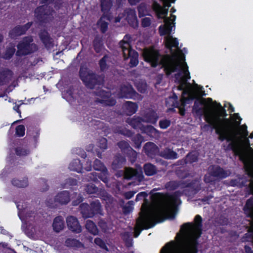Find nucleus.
<instances>
[{"mask_svg":"<svg viewBox=\"0 0 253 253\" xmlns=\"http://www.w3.org/2000/svg\"><path fill=\"white\" fill-rule=\"evenodd\" d=\"M185 191V190L183 191L177 190L172 194H168L167 198L168 204L166 207L142 211L140 213L139 217L136 219V226L134 230V237L137 238L142 229L151 228L157 223L163 222L167 218L165 215L169 212L170 208L176 207L178 202L181 203L180 197L183 195Z\"/></svg>","mask_w":253,"mask_h":253,"instance_id":"nucleus-1","label":"nucleus"},{"mask_svg":"<svg viewBox=\"0 0 253 253\" xmlns=\"http://www.w3.org/2000/svg\"><path fill=\"white\" fill-rule=\"evenodd\" d=\"M143 56L145 61L149 63L151 66L156 68L158 65H162L167 76L172 73L178 71L174 74V78L179 84L183 83L184 77H182L183 69L181 64L177 59L175 55H165L160 60L161 54L157 49L153 48L145 49L143 52Z\"/></svg>","mask_w":253,"mask_h":253,"instance_id":"nucleus-2","label":"nucleus"},{"mask_svg":"<svg viewBox=\"0 0 253 253\" xmlns=\"http://www.w3.org/2000/svg\"><path fill=\"white\" fill-rule=\"evenodd\" d=\"M203 219L201 215L197 214L194 218V223L187 222L184 223L181 227V230H188L192 228L199 232L197 237L191 236L187 240H180L179 244L182 245L181 252H178L175 248L176 243L170 241L167 243L161 250L160 253H198V238L201 236Z\"/></svg>","mask_w":253,"mask_h":253,"instance_id":"nucleus-3","label":"nucleus"},{"mask_svg":"<svg viewBox=\"0 0 253 253\" xmlns=\"http://www.w3.org/2000/svg\"><path fill=\"white\" fill-rule=\"evenodd\" d=\"M205 121L209 123L213 129L215 130V133L218 135V139L221 142L226 140L227 142L232 140V136L230 135V130L233 127L230 120L224 118L223 119L217 118V120H212L211 118L206 115Z\"/></svg>","mask_w":253,"mask_h":253,"instance_id":"nucleus-4","label":"nucleus"},{"mask_svg":"<svg viewBox=\"0 0 253 253\" xmlns=\"http://www.w3.org/2000/svg\"><path fill=\"white\" fill-rule=\"evenodd\" d=\"M229 174L222 167L213 165L209 168V172L204 176V181L210 184H215L216 181L225 178Z\"/></svg>","mask_w":253,"mask_h":253,"instance_id":"nucleus-5","label":"nucleus"},{"mask_svg":"<svg viewBox=\"0 0 253 253\" xmlns=\"http://www.w3.org/2000/svg\"><path fill=\"white\" fill-rule=\"evenodd\" d=\"M80 76L85 85L90 89H93L95 85L100 84L103 82L101 76L90 71H87L86 69H80Z\"/></svg>","mask_w":253,"mask_h":253,"instance_id":"nucleus-6","label":"nucleus"},{"mask_svg":"<svg viewBox=\"0 0 253 253\" xmlns=\"http://www.w3.org/2000/svg\"><path fill=\"white\" fill-rule=\"evenodd\" d=\"M32 37H24L17 45L18 50L16 52L17 56H24L36 51L38 49L37 45L33 43Z\"/></svg>","mask_w":253,"mask_h":253,"instance_id":"nucleus-7","label":"nucleus"},{"mask_svg":"<svg viewBox=\"0 0 253 253\" xmlns=\"http://www.w3.org/2000/svg\"><path fill=\"white\" fill-rule=\"evenodd\" d=\"M35 13L39 21L41 23H48L53 19L55 12L50 6L43 5L37 7Z\"/></svg>","mask_w":253,"mask_h":253,"instance_id":"nucleus-8","label":"nucleus"},{"mask_svg":"<svg viewBox=\"0 0 253 253\" xmlns=\"http://www.w3.org/2000/svg\"><path fill=\"white\" fill-rule=\"evenodd\" d=\"M229 144L227 146H223L224 149L225 151L228 150H232L234 152V153L235 156H239V160H240V158L241 157H245L247 160L250 157L249 154L246 151H242L244 150L238 144V143L236 141L234 137L232 136V140L229 141Z\"/></svg>","mask_w":253,"mask_h":253,"instance_id":"nucleus-9","label":"nucleus"},{"mask_svg":"<svg viewBox=\"0 0 253 253\" xmlns=\"http://www.w3.org/2000/svg\"><path fill=\"white\" fill-rule=\"evenodd\" d=\"M94 94L100 97V98H95L94 100L95 103H100L104 106H111L116 104V100L114 98L110 97L109 94L103 90L94 91Z\"/></svg>","mask_w":253,"mask_h":253,"instance_id":"nucleus-10","label":"nucleus"},{"mask_svg":"<svg viewBox=\"0 0 253 253\" xmlns=\"http://www.w3.org/2000/svg\"><path fill=\"white\" fill-rule=\"evenodd\" d=\"M196 183L195 180L190 182L188 181H169L165 184V188L168 190L172 191L181 188H193Z\"/></svg>","mask_w":253,"mask_h":253,"instance_id":"nucleus-11","label":"nucleus"},{"mask_svg":"<svg viewBox=\"0 0 253 253\" xmlns=\"http://www.w3.org/2000/svg\"><path fill=\"white\" fill-rule=\"evenodd\" d=\"M32 22H28L24 25H17L9 32V36L11 39L16 38L26 33V32L31 27Z\"/></svg>","mask_w":253,"mask_h":253,"instance_id":"nucleus-12","label":"nucleus"},{"mask_svg":"<svg viewBox=\"0 0 253 253\" xmlns=\"http://www.w3.org/2000/svg\"><path fill=\"white\" fill-rule=\"evenodd\" d=\"M66 223L68 229L73 232L79 233L82 232V226L75 216L71 215L67 216Z\"/></svg>","mask_w":253,"mask_h":253,"instance_id":"nucleus-13","label":"nucleus"},{"mask_svg":"<svg viewBox=\"0 0 253 253\" xmlns=\"http://www.w3.org/2000/svg\"><path fill=\"white\" fill-rule=\"evenodd\" d=\"M17 207L19 210V216L22 220L24 221L26 224H27L29 221L34 219V212L26 211V208H24L23 206H21L20 204H18Z\"/></svg>","mask_w":253,"mask_h":253,"instance_id":"nucleus-14","label":"nucleus"},{"mask_svg":"<svg viewBox=\"0 0 253 253\" xmlns=\"http://www.w3.org/2000/svg\"><path fill=\"white\" fill-rule=\"evenodd\" d=\"M152 7L158 19L162 18L163 16H167L168 14L169 8L162 6L157 1L153 2Z\"/></svg>","mask_w":253,"mask_h":253,"instance_id":"nucleus-15","label":"nucleus"},{"mask_svg":"<svg viewBox=\"0 0 253 253\" xmlns=\"http://www.w3.org/2000/svg\"><path fill=\"white\" fill-rule=\"evenodd\" d=\"M143 149L147 156L151 157L156 156L159 151L158 146L154 143L151 142V141L147 142L145 144Z\"/></svg>","mask_w":253,"mask_h":253,"instance_id":"nucleus-16","label":"nucleus"},{"mask_svg":"<svg viewBox=\"0 0 253 253\" xmlns=\"http://www.w3.org/2000/svg\"><path fill=\"white\" fill-rule=\"evenodd\" d=\"M240 161L243 163L245 171L248 176L251 179H253V160L250 157L247 160L245 157L242 156L240 158Z\"/></svg>","mask_w":253,"mask_h":253,"instance_id":"nucleus-17","label":"nucleus"},{"mask_svg":"<svg viewBox=\"0 0 253 253\" xmlns=\"http://www.w3.org/2000/svg\"><path fill=\"white\" fill-rule=\"evenodd\" d=\"M13 77L12 72L6 68L0 70V86L8 83Z\"/></svg>","mask_w":253,"mask_h":253,"instance_id":"nucleus-18","label":"nucleus"},{"mask_svg":"<svg viewBox=\"0 0 253 253\" xmlns=\"http://www.w3.org/2000/svg\"><path fill=\"white\" fill-rule=\"evenodd\" d=\"M199 154L195 151L189 152L187 153L184 159L178 161L177 162L180 164H191L193 163L198 162Z\"/></svg>","mask_w":253,"mask_h":253,"instance_id":"nucleus-19","label":"nucleus"},{"mask_svg":"<svg viewBox=\"0 0 253 253\" xmlns=\"http://www.w3.org/2000/svg\"><path fill=\"white\" fill-rule=\"evenodd\" d=\"M127 137H131L132 146L136 149H139L141 146V144L144 140L143 137L140 134H136L132 135L131 131L127 129Z\"/></svg>","mask_w":253,"mask_h":253,"instance_id":"nucleus-20","label":"nucleus"},{"mask_svg":"<svg viewBox=\"0 0 253 253\" xmlns=\"http://www.w3.org/2000/svg\"><path fill=\"white\" fill-rule=\"evenodd\" d=\"M40 38L44 44L45 46L47 48H50L53 46V40L51 38L45 30H42L39 33Z\"/></svg>","mask_w":253,"mask_h":253,"instance_id":"nucleus-21","label":"nucleus"},{"mask_svg":"<svg viewBox=\"0 0 253 253\" xmlns=\"http://www.w3.org/2000/svg\"><path fill=\"white\" fill-rule=\"evenodd\" d=\"M142 118L144 122L155 124L159 119V116L157 112L152 109L145 113Z\"/></svg>","mask_w":253,"mask_h":253,"instance_id":"nucleus-22","label":"nucleus"},{"mask_svg":"<svg viewBox=\"0 0 253 253\" xmlns=\"http://www.w3.org/2000/svg\"><path fill=\"white\" fill-rule=\"evenodd\" d=\"M79 208L80 212L84 218H92L94 216L88 204L83 203L80 205Z\"/></svg>","mask_w":253,"mask_h":253,"instance_id":"nucleus-23","label":"nucleus"},{"mask_svg":"<svg viewBox=\"0 0 253 253\" xmlns=\"http://www.w3.org/2000/svg\"><path fill=\"white\" fill-rule=\"evenodd\" d=\"M160 156L167 160H175L178 158V154L169 148H166L161 151Z\"/></svg>","mask_w":253,"mask_h":253,"instance_id":"nucleus-24","label":"nucleus"},{"mask_svg":"<svg viewBox=\"0 0 253 253\" xmlns=\"http://www.w3.org/2000/svg\"><path fill=\"white\" fill-rule=\"evenodd\" d=\"M112 5L111 0H101V10L103 12V15L101 19L106 18L109 20L108 13Z\"/></svg>","mask_w":253,"mask_h":253,"instance_id":"nucleus-25","label":"nucleus"},{"mask_svg":"<svg viewBox=\"0 0 253 253\" xmlns=\"http://www.w3.org/2000/svg\"><path fill=\"white\" fill-rule=\"evenodd\" d=\"M127 24L133 28H137L138 23L135 11L130 8H127Z\"/></svg>","mask_w":253,"mask_h":253,"instance_id":"nucleus-26","label":"nucleus"},{"mask_svg":"<svg viewBox=\"0 0 253 253\" xmlns=\"http://www.w3.org/2000/svg\"><path fill=\"white\" fill-rule=\"evenodd\" d=\"M70 200V194L67 191H63L58 193L54 198L55 202L61 205L67 204Z\"/></svg>","mask_w":253,"mask_h":253,"instance_id":"nucleus-27","label":"nucleus"},{"mask_svg":"<svg viewBox=\"0 0 253 253\" xmlns=\"http://www.w3.org/2000/svg\"><path fill=\"white\" fill-rule=\"evenodd\" d=\"M125 157L122 156L120 154H117L114 156L113 161L112 163V168L113 169H120L125 164Z\"/></svg>","mask_w":253,"mask_h":253,"instance_id":"nucleus-28","label":"nucleus"},{"mask_svg":"<svg viewBox=\"0 0 253 253\" xmlns=\"http://www.w3.org/2000/svg\"><path fill=\"white\" fill-rule=\"evenodd\" d=\"M52 227L53 230L57 233L62 230L65 227L63 217L61 216L56 217L53 220Z\"/></svg>","mask_w":253,"mask_h":253,"instance_id":"nucleus-29","label":"nucleus"},{"mask_svg":"<svg viewBox=\"0 0 253 253\" xmlns=\"http://www.w3.org/2000/svg\"><path fill=\"white\" fill-rule=\"evenodd\" d=\"M243 210L247 217L253 218V197L250 198L247 201Z\"/></svg>","mask_w":253,"mask_h":253,"instance_id":"nucleus-30","label":"nucleus"},{"mask_svg":"<svg viewBox=\"0 0 253 253\" xmlns=\"http://www.w3.org/2000/svg\"><path fill=\"white\" fill-rule=\"evenodd\" d=\"M144 120L142 118L137 117H134L133 119L129 120L127 118V124L130 125L134 129H140L141 130L142 127L143 126L142 122H144Z\"/></svg>","mask_w":253,"mask_h":253,"instance_id":"nucleus-31","label":"nucleus"},{"mask_svg":"<svg viewBox=\"0 0 253 253\" xmlns=\"http://www.w3.org/2000/svg\"><path fill=\"white\" fill-rule=\"evenodd\" d=\"M86 229L93 235H97L99 234V229L95 223L92 220H87L85 224Z\"/></svg>","mask_w":253,"mask_h":253,"instance_id":"nucleus-32","label":"nucleus"},{"mask_svg":"<svg viewBox=\"0 0 253 253\" xmlns=\"http://www.w3.org/2000/svg\"><path fill=\"white\" fill-rule=\"evenodd\" d=\"M143 169L147 176H152L157 173L156 166L150 163H145L143 166Z\"/></svg>","mask_w":253,"mask_h":253,"instance_id":"nucleus-33","label":"nucleus"},{"mask_svg":"<svg viewBox=\"0 0 253 253\" xmlns=\"http://www.w3.org/2000/svg\"><path fill=\"white\" fill-rule=\"evenodd\" d=\"M137 174H143L142 168L139 165H136L135 168L127 167V180L136 176Z\"/></svg>","mask_w":253,"mask_h":253,"instance_id":"nucleus-34","label":"nucleus"},{"mask_svg":"<svg viewBox=\"0 0 253 253\" xmlns=\"http://www.w3.org/2000/svg\"><path fill=\"white\" fill-rule=\"evenodd\" d=\"M65 245L73 248H84V245L76 239L68 238L65 242Z\"/></svg>","mask_w":253,"mask_h":253,"instance_id":"nucleus-35","label":"nucleus"},{"mask_svg":"<svg viewBox=\"0 0 253 253\" xmlns=\"http://www.w3.org/2000/svg\"><path fill=\"white\" fill-rule=\"evenodd\" d=\"M75 89L70 86L64 94V98L69 102H72L77 99V96L75 95Z\"/></svg>","mask_w":253,"mask_h":253,"instance_id":"nucleus-36","label":"nucleus"},{"mask_svg":"<svg viewBox=\"0 0 253 253\" xmlns=\"http://www.w3.org/2000/svg\"><path fill=\"white\" fill-rule=\"evenodd\" d=\"M179 42L176 38L170 37L166 40V47L172 51V47H178Z\"/></svg>","mask_w":253,"mask_h":253,"instance_id":"nucleus-37","label":"nucleus"},{"mask_svg":"<svg viewBox=\"0 0 253 253\" xmlns=\"http://www.w3.org/2000/svg\"><path fill=\"white\" fill-rule=\"evenodd\" d=\"M89 205L94 215L97 214H102L101 212V205L98 201H93Z\"/></svg>","mask_w":253,"mask_h":253,"instance_id":"nucleus-38","label":"nucleus"},{"mask_svg":"<svg viewBox=\"0 0 253 253\" xmlns=\"http://www.w3.org/2000/svg\"><path fill=\"white\" fill-rule=\"evenodd\" d=\"M141 132L142 133H145L148 135L152 136L153 134H155L157 130L155 128V127L151 125H144L143 126Z\"/></svg>","mask_w":253,"mask_h":253,"instance_id":"nucleus-39","label":"nucleus"},{"mask_svg":"<svg viewBox=\"0 0 253 253\" xmlns=\"http://www.w3.org/2000/svg\"><path fill=\"white\" fill-rule=\"evenodd\" d=\"M11 183L13 185L19 188H24L28 185L27 178H23L21 180L14 178L12 180Z\"/></svg>","mask_w":253,"mask_h":253,"instance_id":"nucleus-40","label":"nucleus"},{"mask_svg":"<svg viewBox=\"0 0 253 253\" xmlns=\"http://www.w3.org/2000/svg\"><path fill=\"white\" fill-rule=\"evenodd\" d=\"M141 96L137 93L135 90L132 86L127 83V99H136L139 98Z\"/></svg>","mask_w":253,"mask_h":253,"instance_id":"nucleus-41","label":"nucleus"},{"mask_svg":"<svg viewBox=\"0 0 253 253\" xmlns=\"http://www.w3.org/2000/svg\"><path fill=\"white\" fill-rule=\"evenodd\" d=\"M93 46L97 53H99L103 47L102 39L101 37L96 36L93 41Z\"/></svg>","mask_w":253,"mask_h":253,"instance_id":"nucleus-42","label":"nucleus"},{"mask_svg":"<svg viewBox=\"0 0 253 253\" xmlns=\"http://www.w3.org/2000/svg\"><path fill=\"white\" fill-rule=\"evenodd\" d=\"M136 89L141 93L144 94L147 92V85L145 82L138 81L135 83Z\"/></svg>","mask_w":253,"mask_h":253,"instance_id":"nucleus-43","label":"nucleus"},{"mask_svg":"<svg viewBox=\"0 0 253 253\" xmlns=\"http://www.w3.org/2000/svg\"><path fill=\"white\" fill-rule=\"evenodd\" d=\"M24 231L26 235H27L29 237L32 238H35L36 229L31 224L27 223L26 224V227H24Z\"/></svg>","mask_w":253,"mask_h":253,"instance_id":"nucleus-44","label":"nucleus"},{"mask_svg":"<svg viewBox=\"0 0 253 253\" xmlns=\"http://www.w3.org/2000/svg\"><path fill=\"white\" fill-rule=\"evenodd\" d=\"M127 115H131L135 113L138 109V105L135 103L130 102V101H127Z\"/></svg>","mask_w":253,"mask_h":253,"instance_id":"nucleus-45","label":"nucleus"},{"mask_svg":"<svg viewBox=\"0 0 253 253\" xmlns=\"http://www.w3.org/2000/svg\"><path fill=\"white\" fill-rule=\"evenodd\" d=\"M93 169L96 170L103 171V172H107V168L105 167L104 164L98 159H96L94 162Z\"/></svg>","mask_w":253,"mask_h":253,"instance_id":"nucleus-46","label":"nucleus"},{"mask_svg":"<svg viewBox=\"0 0 253 253\" xmlns=\"http://www.w3.org/2000/svg\"><path fill=\"white\" fill-rule=\"evenodd\" d=\"M98 226L104 233H109L111 229L108 226L107 223L102 219H99L97 222Z\"/></svg>","mask_w":253,"mask_h":253,"instance_id":"nucleus-47","label":"nucleus"},{"mask_svg":"<svg viewBox=\"0 0 253 253\" xmlns=\"http://www.w3.org/2000/svg\"><path fill=\"white\" fill-rule=\"evenodd\" d=\"M127 158H129V160L131 163H134L137 158V153L135 151L133 150L132 148L129 146L127 143Z\"/></svg>","mask_w":253,"mask_h":253,"instance_id":"nucleus-48","label":"nucleus"},{"mask_svg":"<svg viewBox=\"0 0 253 253\" xmlns=\"http://www.w3.org/2000/svg\"><path fill=\"white\" fill-rule=\"evenodd\" d=\"M198 100L197 99L194 102V105L193 108V111L196 113V115L201 118L203 116L205 112V109L202 107H200L198 105V103L197 101Z\"/></svg>","mask_w":253,"mask_h":253,"instance_id":"nucleus-49","label":"nucleus"},{"mask_svg":"<svg viewBox=\"0 0 253 253\" xmlns=\"http://www.w3.org/2000/svg\"><path fill=\"white\" fill-rule=\"evenodd\" d=\"M103 200L105 201L107 203L112 204L114 203V200L113 198L105 191H103L100 193Z\"/></svg>","mask_w":253,"mask_h":253,"instance_id":"nucleus-50","label":"nucleus"},{"mask_svg":"<svg viewBox=\"0 0 253 253\" xmlns=\"http://www.w3.org/2000/svg\"><path fill=\"white\" fill-rule=\"evenodd\" d=\"M108 58V56L105 55L102 59H100L99 62L100 70L102 72L106 71L108 69V65L106 62Z\"/></svg>","mask_w":253,"mask_h":253,"instance_id":"nucleus-51","label":"nucleus"},{"mask_svg":"<svg viewBox=\"0 0 253 253\" xmlns=\"http://www.w3.org/2000/svg\"><path fill=\"white\" fill-rule=\"evenodd\" d=\"M217 112L219 115L218 117H213L212 116H211V115L208 114H205V117L206 116V115H208L209 116V117L211 118V119L212 120H217L218 118H219L220 119H221L220 118V117H222L225 118L227 115V114L226 113V111L223 107H222L221 108L218 109Z\"/></svg>","mask_w":253,"mask_h":253,"instance_id":"nucleus-52","label":"nucleus"},{"mask_svg":"<svg viewBox=\"0 0 253 253\" xmlns=\"http://www.w3.org/2000/svg\"><path fill=\"white\" fill-rule=\"evenodd\" d=\"M138 64V54L137 52H134L133 55L130 58L128 65L130 67H136Z\"/></svg>","mask_w":253,"mask_h":253,"instance_id":"nucleus-53","label":"nucleus"},{"mask_svg":"<svg viewBox=\"0 0 253 253\" xmlns=\"http://www.w3.org/2000/svg\"><path fill=\"white\" fill-rule=\"evenodd\" d=\"M15 52V48L13 45H10L6 48L4 58L9 59L12 57L14 52Z\"/></svg>","mask_w":253,"mask_h":253,"instance_id":"nucleus-54","label":"nucleus"},{"mask_svg":"<svg viewBox=\"0 0 253 253\" xmlns=\"http://www.w3.org/2000/svg\"><path fill=\"white\" fill-rule=\"evenodd\" d=\"M85 191L89 194L96 193L98 191V188L93 184H87Z\"/></svg>","mask_w":253,"mask_h":253,"instance_id":"nucleus-55","label":"nucleus"},{"mask_svg":"<svg viewBox=\"0 0 253 253\" xmlns=\"http://www.w3.org/2000/svg\"><path fill=\"white\" fill-rule=\"evenodd\" d=\"M184 68H183V73L184 74V80H183V83H185L188 80L190 79V73L188 69V66L185 62H184Z\"/></svg>","mask_w":253,"mask_h":253,"instance_id":"nucleus-56","label":"nucleus"},{"mask_svg":"<svg viewBox=\"0 0 253 253\" xmlns=\"http://www.w3.org/2000/svg\"><path fill=\"white\" fill-rule=\"evenodd\" d=\"M176 175L180 178L184 179L190 176V173L185 170H177L176 171Z\"/></svg>","mask_w":253,"mask_h":253,"instance_id":"nucleus-57","label":"nucleus"},{"mask_svg":"<svg viewBox=\"0 0 253 253\" xmlns=\"http://www.w3.org/2000/svg\"><path fill=\"white\" fill-rule=\"evenodd\" d=\"M171 125V121L168 119H163L159 121V126L161 129H167Z\"/></svg>","mask_w":253,"mask_h":253,"instance_id":"nucleus-58","label":"nucleus"},{"mask_svg":"<svg viewBox=\"0 0 253 253\" xmlns=\"http://www.w3.org/2000/svg\"><path fill=\"white\" fill-rule=\"evenodd\" d=\"M138 16L142 17L146 15V6L143 3H141L137 6Z\"/></svg>","mask_w":253,"mask_h":253,"instance_id":"nucleus-59","label":"nucleus"},{"mask_svg":"<svg viewBox=\"0 0 253 253\" xmlns=\"http://www.w3.org/2000/svg\"><path fill=\"white\" fill-rule=\"evenodd\" d=\"M15 153L18 156H24L29 154V151L22 147H17L15 148Z\"/></svg>","mask_w":253,"mask_h":253,"instance_id":"nucleus-60","label":"nucleus"},{"mask_svg":"<svg viewBox=\"0 0 253 253\" xmlns=\"http://www.w3.org/2000/svg\"><path fill=\"white\" fill-rule=\"evenodd\" d=\"M97 177L100 179L102 181H103L105 183L107 184L108 183L109 178L108 176V171L107 170L106 172H103V171H100V173H97Z\"/></svg>","mask_w":253,"mask_h":253,"instance_id":"nucleus-61","label":"nucleus"},{"mask_svg":"<svg viewBox=\"0 0 253 253\" xmlns=\"http://www.w3.org/2000/svg\"><path fill=\"white\" fill-rule=\"evenodd\" d=\"M25 126L23 125L18 126L16 127V134L19 136H23L25 134Z\"/></svg>","mask_w":253,"mask_h":253,"instance_id":"nucleus-62","label":"nucleus"},{"mask_svg":"<svg viewBox=\"0 0 253 253\" xmlns=\"http://www.w3.org/2000/svg\"><path fill=\"white\" fill-rule=\"evenodd\" d=\"M85 178L87 181H93L96 182L98 180L97 173H90L86 176Z\"/></svg>","mask_w":253,"mask_h":253,"instance_id":"nucleus-63","label":"nucleus"},{"mask_svg":"<svg viewBox=\"0 0 253 253\" xmlns=\"http://www.w3.org/2000/svg\"><path fill=\"white\" fill-rule=\"evenodd\" d=\"M232 119L234 121V126H238L240 125L242 119L238 113H234L233 115Z\"/></svg>","mask_w":253,"mask_h":253,"instance_id":"nucleus-64","label":"nucleus"}]
</instances>
